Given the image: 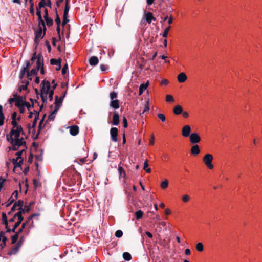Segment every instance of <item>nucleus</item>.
I'll return each mask as SVG.
<instances>
[{
  "label": "nucleus",
  "instance_id": "1",
  "mask_svg": "<svg viewBox=\"0 0 262 262\" xmlns=\"http://www.w3.org/2000/svg\"><path fill=\"white\" fill-rule=\"evenodd\" d=\"M12 127L10 133L7 135V141L11 143L12 149L17 150L21 146L26 144L23 137L20 138V135H24L23 128L19 124L12 125Z\"/></svg>",
  "mask_w": 262,
  "mask_h": 262
},
{
  "label": "nucleus",
  "instance_id": "2",
  "mask_svg": "<svg viewBox=\"0 0 262 262\" xmlns=\"http://www.w3.org/2000/svg\"><path fill=\"white\" fill-rule=\"evenodd\" d=\"M15 105L17 107L20 113L23 114L25 111V108H27L28 111L30 110L31 107L30 103L26 102L25 98L21 96H19L17 98V102H16Z\"/></svg>",
  "mask_w": 262,
  "mask_h": 262
},
{
  "label": "nucleus",
  "instance_id": "3",
  "mask_svg": "<svg viewBox=\"0 0 262 262\" xmlns=\"http://www.w3.org/2000/svg\"><path fill=\"white\" fill-rule=\"evenodd\" d=\"M42 88L41 89V98L42 101L44 102L45 99L47 98L48 92L50 90V83L48 80H43L41 83Z\"/></svg>",
  "mask_w": 262,
  "mask_h": 262
},
{
  "label": "nucleus",
  "instance_id": "4",
  "mask_svg": "<svg viewBox=\"0 0 262 262\" xmlns=\"http://www.w3.org/2000/svg\"><path fill=\"white\" fill-rule=\"evenodd\" d=\"M212 160L213 156L210 154L205 155L203 158V162L209 169H212L213 168V165L212 164Z\"/></svg>",
  "mask_w": 262,
  "mask_h": 262
},
{
  "label": "nucleus",
  "instance_id": "5",
  "mask_svg": "<svg viewBox=\"0 0 262 262\" xmlns=\"http://www.w3.org/2000/svg\"><path fill=\"white\" fill-rule=\"evenodd\" d=\"M41 66V63L40 62V58H38L37 60L36 67V68L32 69L31 71L28 72V77L31 80V78L30 77L32 76H34L37 74L39 68Z\"/></svg>",
  "mask_w": 262,
  "mask_h": 262
},
{
  "label": "nucleus",
  "instance_id": "6",
  "mask_svg": "<svg viewBox=\"0 0 262 262\" xmlns=\"http://www.w3.org/2000/svg\"><path fill=\"white\" fill-rule=\"evenodd\" d=\"M190 141L192 144H197L201 141V137L198 133H193L190 136Z\"/></svg>",
  "mask_w": 262,
  "mask_h": 262
},
{
  "label": "nucleus",
  "instance_id": "7",
  "mask_svg": "<svg viewBox=\"0 0 262 262\" xmlns=\"http://www.w3.org/2000/svg\"><path fill=\"white\" fill-rule=\"evenodd\" d=\"M118 130L116 127H112L110 130L111 138L113 141L116 142L118 141Z\"/></svg>",
  "mask_w": 262,
  "mask_h": 262
},
{
  "label": "nucleus",
  "instance_id": "8",
  "mask_svg": "<svg viewBox=\"0 0 262 262\" xmlns=\"http://www.w3.org/2000/svg\"><path fill=\"white\" fill-rule=\"evenodd\" d=\"M191 132V127L188 125H186L182 128V135L184 137L190 136Z\"/></svg>",
  "mask_w": 262,
  "mask_h": 262
},
{
  "label": "nucleus",
  "instance_id": "9",
  "mask_svg": "<svg viewBox=\"0 0 262 262\" xmlns=\"http://www.w3.org/2000/svg\"><path fill=\"white\" fill-rule=\"evenodd\" d=\"M2 222L3 223L5 226V228L7 232H10L11 231V228L9 227L8 225V221L7 220V217L6 213H2Z\"/></svg>",
  "mask_w": 262,
  "mask_h": 262
},
{
  "label": "nucleus",
  "instance_id": "10",
  "mask_svg": "<svg viewBox=\"0 0 262 262\" xmlns=\"http://www.w3.org/2000/svg\"><path fill=\"white\" fill-rule=\"evenodd\" d=\"M45 33V32L43 33L42 32V27H40L39 28L38 30L35 33V42L39 41L40 40V39H41L43 37Z\"/></svg>",
  "mask_w": 262,
  "mask_h": 262
},
{
  "label": "nucleus",
  "instance_id": "11",
  "mask_svg": "<svg viewBox=\"0 0 262 262\" xmlns=\"http://www.w3.org/2000/svg\"><path fill=\"white\" fill-rule=\"evenodd\" d=\"M23 205V201L21 200H19L18 201H17V202H15L13 206H12V207L11 208V211H14L16 209H18L20 210H23L22 209Z\"/></svg>",
  "mask_w": 262,
  "mask_h": 262
},
{
  "label": "nucleus",
  "instance_id": "12",
  "mask_svg": "<svg viewBox=\"0 0 262 262\" xmlns=\"http://www.w3.org/2000/svg\"><path fill=\"white\" fill-rule=\"evenodd\" d=\"M144 18L148 24H150L152 20H156V18L153 17L151 12H146V11L144 13Z\"/></svg>",
  "mask_w": 262,
  "mask_h": 262
},
{
  "label": "nucleus",
  "instance_id": "13",
  "mask_svg": "<svg viewBox=\"0 0 262 262\" xmlns=\"http://www.w3.org/2000/svg\"><path fill=\"white\" fill-rule=\"evenodd\" d=\"M200 149L198 144H193L190 149V152L193 156H196L200 153Z\"/></svg>",
  "mask_w": 262,
  "mask_h": 262
},
{
  "label": "nucleus",
  "instance_id": "14",
  "mask_svg": "<svg viewBox=\"0 0 262 262\" xmlns=\"http://www.w3.org/2000/svg\"><path fill=\"white\" fill-rule=\"evenodd\" d=\"M119 123V115L117 112H114L113 116L112 124L114 125H118Z\"/></svg>",
  "mask_w": 262,
  "mask_h": 262
},
{
  "label": "nucleus",
  "instance_id": "15",
  "mask_svg": "<svg viewBox=\"0 0 262 262\" xmlns=\"http://www.w3.org/2000/svg\"><path fill=\"white\" fill-rule=\"evenodd\" d=\"M177 78L179 82L183 83L186 80L187 77L185 73L182 72L178 75Z\"/></svg>",
  "mask_w": 262,
  "mask_h": 262
},
{
  "label": "nucleus",
  "instance_id": "16",
  "mask_svg": "<svg viewBox=\"0 0 262 262\" xmlns=\"http://www.w3.org/2000/svg\"><path fill=\"white\" fill-rule=\"evenodd\" d=\"M23 159L22 158H16L13 159V163L14 164V168L20 167L21 164L23 163Z\"/></svg>",
  "mask_w": 262,
  "mask_h": 262
},
{
  "label": "nucleus",
  "instance_id": "17",
  "mask_svg": "<svg viewBox=\"0 0 262 262\" xmlns=\"http://www.w3.org/2000/svg\"><path fill=\"white\" fill-rule=\"evenodd\" d=\"M70 133L72 136H76L79 133V128L77 126H72L70 127Z\"/></svg>",
  "mask_w": 262,
  "mask_h": 262
},
{
  "label": "nucleus",
  "instance_id": "18",
  "mask_svg": "<svg viewBox=\"0 0 262 262\" xmlns=\"http://www.w3.org/2000/svg\"><path fill=\"white\" fill-rule=\"evenodd\" d=\"M110 106L114 109H118L119 108V100L115 99L111 100L110 103Z\"/></svg>",
  "mask_w": 262,
  "mask_h": 262
},
{
  "label": "nucleus",
  "instance_id": "19",
  "mask_svg": "<svg viewBox=\"0 0 262 262\" xmlns=\"http://www.w3.org/2000/svg\"><path fill=\"white\" fill-rule=\"evenodd\" d=\"M99 62V60L96 56H92L89 60V63L92 66H96Z\"/></svg>",
  "mask_w": 262,
  "mask_h": 262
},
{
  "label": "nucleus",
  "instance_id": "20",
  "mask_svg": "<svg viewBox=\"0 0 262 262\" xmlns=\"http://www.w3.org/2000/svg\"><path fill=\"white\" fill-rule=\"evenodd\" d=\"M149 85V82H147L146 83L141 84L139 88V95L143 94V92L146 90Z\"/></svg>",
  "mask_w": 262,
  "mask_h": 262
},
{
  "label": "nucleus",
  "instance_id": "21",
  "mask_svg": "<svg viewBox=\"0 0 262 262\" xmlns=\"http://www.w3.org/2000/svg\"><path fill=\"white\" fill-rule=\"evenodd\" d=\"M173 111L174 114L180 115L183 112L182 107L180 105H177L174 107Z\"/></svg>",
  "mask_w": 262,
  "mask_h": 262
},
{
  "label": "nucleus",
  "instance_id": "22",
  "mask_svg": "<svg viewBox=\"0 0 262 262\" xmlns=\"http://www.w3.org/2000/svg\"><path fill=\"white\" fill-rule=\"evenodd\" d=\"M19 95H18L17 93H14L13 94V97L10 98L8 99V102L12 105V103L17 102V98Z\"/></svg>",
  "mask_w": 262,
  "mask_h": 262
},
{
  "label": "nucleus",
  "instance_id": "23",
  "mask_svg": "<svg viewBox=\"0 0 262 262\" xmlns=\"http://www.w3.org/2000/svg\"><path fill=\"white\" fill-rule=\"evenodd\" d=\"M50 63L52 65H56L58 66V67L56 68V69L59 70L61 68L60 62L59 60L55 59H51L50 60Z\"/></svg>",
  "mask_w": 262,
  "mask_h": 262
},
{
  "label": "nucleus",
  "instance_id": "24",
  "mask_svg": "<svg viewBox=\"0 0 262 262\" xmlns=\"http://www.w3.org/2000/svg\"><path fill=\"white\" fill-rule=\"evenodd\" d=\"M24 212V210H19L18 212H17L15 215H14V217H17L18 218V221H20V222H22L23 220V213Z\"/></svg>",
  "mask_w": 262,
  "mask_h": 262
},
{
  "label": "nucleus",
  "instance_id": "25",
  "mask_svg": "<svg viewBox=\"0 0 262 262\" xmlns=\"http://www.w3.org/2000/svg\"><path fill=\"white\" fill-rule=\"evenodd\" d=\"M69 0H66L65 8L63 12L64 15H68V13L70 8V6L69 4Z\"/></svg>",
  "mask_w": 262,
  "mask_h": 262
},
{
  "label": "nucleus",
  "instance_id": "26",
  "mask_svg": "<svg viewBox=\"0 0 262 262\" xmlns=\"http://www.w3.org/2000/svg\"><path fill=\"white\" fill-rule=\"evenodd\" d=\"M16 117H17V113L16 112H13L11 115V118H12L11 125H14L15 123L19 124L16 121Z\"/></svg>",
  "mask_w": 262,
  "mask_h": 262
},
{
  "label": "nucleus",
  "instance_id": "27",
  "mask_svg": "<svg viewBox=\"0 0 262 262\" xmlns=\"http://www.w3.org/2000/svg\"><path fill=\"white\" fill-rule=\"evenodd\" d=\"M123 257L124 260L129 261L132 259V256L128 252H124L123 254Z\"/></svg>",
  "mask_w": 262,
  "mask_h": 262
},
{
  "label": "nucleus",
  "instance_id": "28",
  "mask_svg": "<svg viewBox=\"0 0 262 262\" xmlns=\"http://www.w3.org/2000/svg\"><path fill=\"white\" fill-rule=\"evenodd\" d=\"M58 96H55V110L52 112V113H54V115H55L56 113H57L58 109L60 108V105L57 104L58 102Z\"/></svg>",
  "mask_w": 262,
  "mask_h": 262
},
{
  "label": "nucleus",
  "instance_id": "29",
  "mask_svg": "<svg viewBox=\"0 0 262 262\" xmlns=\"http://www.w3.org/2000/svg\"><path fill=\"white\" fill-rule=\"evenodd\" d=\"M196 249L197 251L199 252L203 251L204 249V246L203 244L201 242L198 243L196 245Z\"/></svg>",
  "mask_w": 262,
  "mask_h": 262
},
{
  "label": "nucleus",
  "instance_id": "30",
  "mask_svg": "<svg viewBox=\"0 0 262 262\" xmlns=\"http://www.w3.org/2000/svg\"><path fill=\"white\" fill-rule=\"evenodd\" d=\"M170 29V26H169L165 28L164 30L163 33L162 34V36L164 38H167L168 36V33Z\"/></svg>",
  "mask_w": 262,
  "mask_h": 262
},
{
  "label": "nucleus",
  "instance_id": "31",
  "mask_svg": "<svg viewBox=\"0 0 262 262\" xmlns=\"http://www.w3.org/2000/svg\"><path fill=\"white\" fill-rule=\"evenodd\" d=\"M168 186V181L165 179L164 181H162L161 183V187L163 189H166Z\"/></svg>",
  "mask_w": 262,
  "mask_h": 262
},
{
  "label": "nucleus",
  "instance_id": "32",
  "mask_svg": "<svg viewBox=\"0 0 262 262\" xmlns=\"http://www.w3.org/2000/svg\"><path fill=\"white\" fill-rule=\"evenodd\" d=\"M117 93L114 92V91H113L112 92L110 93V99L111 100H115V99H117Z\"/></svg>",
  "mask_w": 262,
  "mask_h": 262
},
{
  "label": "nucleus",
  "instance_id": "33",
  "mask_svg": "<svg viewBox=\"0 0 262 262\" xmlns=\"http://www.w3.org/2000/svg\"><path fill=\"white\" fill-rule=\"evenodd\" d=\"M118 172H119L120 177H125V172L124 169L122 167H121V166L119 167V168H118Z\"/></svg>",
  "mask_w": 262,
  "mask_h": 262
},
{
  "label": "nucleus",
  "instance_id": "34",
  "mask_svg": "<svg viewBox=\"0 0 262 262\" xmlns=\"http://www.w3.org/2000/svg\"><path fill=\"white\" fill-rule=\"evenodd\" d=\"M38 116H39V113L37 112H35V118H34L33 123H32L33 127L35 126V125L36 124L37 120L38 119Z\"/></svg>",
  "mask_w": 262,
  "mask_h": 262
},
{
  "label": "nucleus",
  "instance_id": "35",
  "mask_svg": "<svg viewBox=\"0 0 262 262\" xmlns=\"http://www.w3.org/2000/svg\"><path fill=\"white\" fill-rule=\"evenodd\" d=\"M45 19L46 20V24L48 26H51L53 25V19L49 18V17H45Z\"/></svg>",
  "mask_w": 262,
  "mask_h": 262
},
{
  "label": "nucleus",
  "instance_id": "36",
  "mask_svg": "<svg viewBox=\"0 0 262 262\" xmlns=\"http://www.w3.org/2000/svg\"><path fill=\"white\" fill-rule=\"evenodd\" d=\"M143 213L141 210H138L135 213V216L137 219H140L142 217Z\"/></svg>",
  "mask_w": 262,
  "mask_h": 262
},
{
  "label": "nucleus",
  "instance_id": "37",
  "mask_svg": "<svg viewBox=\"0 0 262 262\" xmlns=\"http://www.w3.org/2000/svg\"><path fill=\"white\" fill-rule=\"evenodd\" d=\"M30 3L31 4V6L30 8V13L32 15H34V4L33 2V0H30L29 1Z\"/></svg>",
  "mask_w": 262,
  "mask_h": 262
},
{
  "label": "nucleus",
  "instance_id": "38",
  "mask_svg": "<svg viewBox=\"0 0 262 262\" xmlns=\"http://www.w3.org/2000/svg\"><path fill=\"white\" fill-rule=\"evenodd\" d=\"M149 109V101L147 100L145 101V104H144V108L143 111L142 113H144L145 112L148 111Z\"/></svg>",
  "mask_w": 262,
  "mask_h": 262
},
{
  "label": "nucleus",
  "instance_id": "39",
  "mask_svg": "<svg viewBox=\"0 0 262 262\" xmlns=\"http://www.w3.org/2000/svg\"><path fill=\"white\" fill-rule=\"evenodd\" d=\"M157 116L158 118L163 122L166 120L165 116L163 114L159 113L158 114Z\"/></svg>",
  "mask_w": 262,
  "mask_h": 262
},
{
  "label": "nucleus",
  "instance_id": "40",
  "mask_svg": "<svg viewBox=\"0 0 262 262\" xmlns=\"http://www.w3.org/2000/svg\"><path fill=\"white\" fill-rule=\"evenodd\" d=\"M18 238V233H16V234L12 236L11 238V243L12 244H14L16 242Z\"/></svg>",
  "mask_w": 262,
  "mask_h": 262
},
{
  "label": "nucleus",
  "instance_id": "41",
  "mask_svg": "<svg viewBox=\"0 0 262 262\" xmlns=\"http://www.w3.org/2000/svg\"><path fill=\"white\" fill-rule=\"evenodd\" d=\"M166 101L168 102H173L174 101V99L171 95H167L166 96Z\"/></svg>",
  "mask_w": 262,
  "mask_h": 262
},
{
  "label": "nucleus",
  "instance_id": "42",
  "mask_svg": "<svg viewBox=\"0 0 262 262\" xmlns=\"http://www.w3.org/2000/svg\"><path fill=\"white\" fill-rule=\"evenodd\" d=\"M115 235L116 237L120 238L123 235V232H122V231L121 230H117L116 231Z\"/></svg>",
  "mask_w": 262,
  "mask_h": 262
},
{
  "label": "nucleus",
  "instance_id": "43",
  "mask_svg": "<svg viewBox=\"0 0 262 262\" xmlns=\"http://www.w3.org/2000/svg\"><path fill=\"white\" fill-rule=\"evenodd\" d=\"M39 3L38 4V8H41V7H44L46 6V2L45 0H39Z\"/></svg>",
  "mask_w": 262,
  "mask_h": 262
},
{
  "label": "nucleus",
  "instance_id": "44",
  "mask_svg": "<svg viewBox=\"0 0 262 262\" xmlns=\"http://www.w3.org/2000/svg\"><path fill=\"white\" fill-rule=\"evenodd\" d=\"M21 222L18 221L15 223L14 226L11 230L13 232H15V229L20 225Z\"/></svg>",
  "mask_w": 262,
  "mask_h": 262
},
{
  "label": "nucleus",
  "instance_id": "45",
  "mask_svg": "<svg viewBox=\"0 0 262 262\" xmlns=\"http://www.w3.org/2000/svg\"><path fill=\"white\" fill-rule=\"evenodd\" d=\"M38 21H39V25H38L39 28L40 27H41V26L43 28V29L45 30L46 29L45 24V22L43 20L42 18H41V19H38Z\"/></svg>",
  "mask_w": 262,
  "mask_h": 262
},
{
  "label": "nucleus",
  "instance_id": "46",
  "mask_svg": "<svg viewBox=\"0 0 262 262\" xmlns=\"http://www.w3.org/2000/svg\"><path fill=\"white\" fill-rule=\"evenodd\" d=\"M53 94H54V91L53 90H51L50 92H48V97L50 100V101H52L53 100Z\"/></svg>",
  "mask_w": 262,
  "mask_h": 262
},
{
  "label": "nucleus",
  "instance_id": "47",
  "mask_svg": "<svg viewBox=\"0 0 262 262\" xmlns=\"http://www.w3.org/2000/svg\"><path fill=\"white\" fill-rule=\"evenodd\" d=\"M190 200V196L188 194H185L182 196V200L184 203L187 202Z\"/></svg>",
  "mask_w": 262,
  "mask_h": 262
},
{
  "label": "nucleus",
  "instance_id": "48",
  "mask_svg": "<svg viewBox=\"0 0 262 262\" xmlns=\"http://www.w3.org/2000/svg\"><path fill=\"white\" fill-rule=\"evenodd\" d=\"M14 201V198H11V196L9 198V199L8 200V202H7L6 206L8 207V206H10L11 204H12L13 203Z\"/></svg>",
  "mask_w": 262,
  "mask_h": 262
},
{
  "label": "nucleus",
  "instance_id": "49",
  "mask_svg": "<svg viewBox=\"0 0 262 262\" xmlns=\"http://www.w3.org/2000/svg\"><path fill=\"white\" fill-rule=\"evenodd\" d=\"M68 15H63V18L62 21V25L66 24L68 21L69 19H68Z\"/></svg>",
  "mask_w": 262,
  "mask_h": 262
},
{
  "label": "nucleus",
  "instance_id": "50",
  "mask_svg": "<svg viewBox=\"0 0 262 262\" xmlns=\"http://www.w3.org/2000/svg\"><path fill=\"white\" fill-rule=\"evenodd\" d=\"M40 9V8H37L36 15H37V16L38 17V19H41V18H42Z\"/></svg>",
  "mask_w": 262,
  "mask_h": 262
},
{
  "label": "nucleus",
  "instance_id": "51",
  "mask_svg": "<svg viewBox=\"0 0 262 262\" xmlns=\"http://www.w3.org/2000/svg\"><path fill=\"white\" fill-rule=\"evenodd\" d=\"M5 181V179H3L2 177H0V191L2 190V188L3 186V184L4 182Z\"/></svg>",
  "mask_w": 262,
  "mask_h": 262
},
{
  "label": "nucleus",
  "instance_id": "52",
  "mask_svg": "<svg viewBox=\"0 0 262 262\" xmlns=\"http://www.w3.org/2000/svg\"><path fill=\"white\" fill-rule=\"evenodd\" d=\"M56 23L57 24V25L58 26H60V19L57 13H56V18L55 20Z\"/></svg>",
  "mask_w": 262,
  "mask_h": 262
},
{
  "label": "nucleus",
  "instance_id": "53",
  "mask_svg": "<svg viewBox=\"0 0 262 262\" xmlns=\"http://www.w3.org/2000/svg\"><path fill=\"white\" fill-rule=\"evenodd\" d=\"M68 68V65L67 64L63 66L62 69V74H65L66 73Z\"/></svg>",
  "mask_w": 262,
  "mask_h": 262
},
{
  "label": "nucleus",
  "instance_id": "54",
  "mask_svg": "<svg viewBox=\"0 0 262 262\" xmlns=\"http://www.w3.org/2000/svg\"><path fill=\"white\" fill-rule=\"evenodd\" d=\"M6 241L7 238L6 237H3L2 239V243L1 244V246H2V248L5 246Z\"/></svg>",
  "mask_w": 262,
  "mask_h": 262
},
{
  "label": "nucleus",
  "instance_id": "55",
  "mask_svg": "<svg viewBox=\"0 0 262 262\" xmlns=\"http://www.w3.org/2000/svg\"><path fill=\"white\" fill-rule=\"evenodd\" d=\"M123 126L126 128L127 127V119L125 117H124L123 119Z\"/></svg>",
  "mask_w": 262,
  "mask_h": 262
},
{
  "label": "nucleus",
  "instance_id": "56",
  "mask_svg": "<svg viewBox=\"0 0 262 262\" xmlns=\"http://www.w3.org/2000/svg\"><path fill=\"white\" fill-rule=\"evenodd\" d=\"M5 116H0V126L3 125L4 123Z\"/></svg>",
  "mask_w": 262,
  "mask_h": 262
},
{
  "label": "nucleus",
  "instance_id": "57",
  "mask_svg": "<svg viewBox=\"0 0 262 262\" xmlns=\"http://www.w3.org/2000/svg\"><path fill=\"white\" fill-rule=\"evenodd\" d=\"M148 160H146L144 163V165H143V169L145 170V169H146V168H148Z\"/></svg>",
  "mask_w": 262,
  "mask_h": 262
},
{
  "label": "nucleus",
  "instance_id": "58",
  "mask_svg": "<svg viewBox=\"0 0 262 262\" xmlns=\"http://www.w3.org/2000/svg\"><path fill=\"white\" fill-rule=\"evenodd\" d=\"M17 195H18V191L17 190H15L13 193V194H12V195L11 196V198H14V199H16L17 198Z\"/></svg>",
  "mask_w": 262,
  "mask_h": 262
},
{
  "label": "nucleus",
  "instance_id": "59",
  "mask_svg": "<svg viewBox=\"0 0 262 262\" xmlns=\"http://www.w3.org/2000/svg\"><path fill=\"white\" fill-rule=\"evenodd\" d=\"M100 68L102 71H105L107 70V67L104 64H101L100 66Z\"/></svg>",
  "mask_w": 262,
  "mask_h": 262
},
{
  "label": "nucleus",
  "instance_id": "60",
  "mask_svg": "<svg viewBox=\"0 0 262 262\" xmlns=\"http://www.w3.org/2000/svg\"><path fill=\"white\" fill-rule=\"evenodd\" d=\"M24 151V149H22L21 150L17 152L16 153V155L17 156L16 158H21V155L23 154V152Z\"/></svg>",
  "mask_w": 262,
  "mask_h": 262
},
{
  "label": "nucleus",
  "instance_id": "61",
  "mask_svg": "<svg viewBox=\"0 0 262 262\" xmlns=\"http://www.w3.org/2000/svg\"><path fill=\"white\" fill-rule=\"evenodd\" d=\"M55 117V115H54V113H51L48 117V119L50 120H53Z\"/></svg>",
  "mask_w": 262,
  "mask_h": 262
},
{
  "label": "nucleus",
  "instance_id": "62",
  "mask_svg": "<svg viewBox=\"0 0 262 262\" xmlns=\"http://www.w3.org/2000/svg\"><path fill=\"white\" fill-rule=\"evenodd\" d=\"M182 115H183V117L185 118H187L189 117V114L186 111H184V112H183L182 113Z\"/></svg>",
  "mask_w": 262,
  "mask_h": 262
},
{
  "label": "nucleus",
  "instance_id": "63",
  "mask_svg": "<svg viewBox=\"0 0 262 262\" xmlns=\"http://www.w3.org/2000/svg\"><path fill=\"white\" fill-rule=\"evenodd\" d=\"M64 97V95L62 97H60L59 99L58 98V103L57 104L58 105H59L60 106L61 105L62 102V101H63V98Z\"/></svg>",
  "mask_w": 262,
  "mask_h": 262
},
{
  "label": "nucleus",
  "instance_id": "64",
  "mask_svg": "<svg viewBox=\"0 0 262 262\" xmlns=\"http://www.w3.org/2000/svg\"><path fill=\"white\" fill-rule=\"evenodd\" d=\"M27 88V84H26L25 85H21L19 87V91H21V90H26Z\"/></svg>",
  "mask_w": 262,
  "mask_h": 262
}]
</instances>
